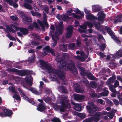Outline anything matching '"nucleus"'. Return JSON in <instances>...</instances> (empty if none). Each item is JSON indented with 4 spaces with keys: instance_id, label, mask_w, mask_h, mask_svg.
<instances>
[{
    "instance_id": "obj_1",
    "label": "nucleus",
    "mask_w": 122,
    "mask_h": 122,
    "mask_svg": "<svg viewBox=\"0 0 122 122\" xmlns=\"http://www.w3.org/2000/svg\"><path fill=\"white\" fill-rule=\"evenodd\" d=\"M47 71L48 73L54 74L55 76L62 79H64V71L63 68L62 67H60L59 70H56L53 69L51 66V65H48L45 68Z\"/></svg>"
},
{
    "instance_id": "obj_2",
    "label": "nucleus",
    "mask_w": 122,
    "mask_h": 122,
    "mask_svg": "<svg viewBox=\"0 0 122 122\" xmlns=\"http://www.w3.org/2000/svg\"><path fill=\"white\" fill-rule=\"evenodd\" d=\"M61 102L62 107H60V110L61 112H65L64 109L70 108L71 107L70 104L68 102V97L67 95L62 96L61 97Z\"/></svg>"
},
{
    "instance_id": "obj_3",
    "label": "nucleus",
    "mask_w": 122,
    "mask_h": 122,
    "mask_svg": "<svg viewBox=\"0 0 122 122\" xmlns=\"http://www.w3.org/2000/svg\"><path fill=\"white\" fill-rule=\"evenodd\" d=\"M88 103L89 105H87L86 107L88 113L90 114H94L96 112L99 111L98 107L92 101L88 102Z\"/></svg>"
},
{
    "instance_id": "obj_4",
    "label": "nucleus",
    "mask_w": 122,
    "mask_h": 122,
    "mask_svg": "<svg viewBox=\"0 0 122 122\" xmlns=\"http://www.w3.org/2000/svg\"><path fill=\"white\" fill-rule=\"evenodd\" d=\"M66 68L68 70H69L72 72V73L75 75L78 72L77 70L75 67L73 61L71 60L68 62H67L66 65L64 67V69Z\"/></svg>"
},
{
    "instance_id": "obj_5",
    "label": "nucleus",
    "mask_w": 122,
    "mask_h": 122,
    "mask_svg": "<svg viewBox=\"0 0 122 122\" xmlns=\"http://www.w3.org/2000/svg\"><path fill=\"white\" fill-rule=\"evenodd\" d=\"M105 28L107 30V33L110 35L112 38L117 43L119 44V46H121V44L120 41L115 36L114 32L109 27L106 26Z\"/></svg>"
},
{
    "instance_id": "obj_6",
    "label": "nucleus",
    "mask_w": 122,
    "mask_h": 122,
    "mask_svg": "<svg viewBox=\"0 0 122 122\" xmlns=\"http://www.w3.org/2000/svg\"><path fill=\"white\" fill-rule=\"evenodd\" d=\"M57 56L55 58L56 61L58 63H59L61 64L59 66V68L62 67L63 69H64V67L66 66L67 63H66V61L62 58L60 59V55L59 53H58L57 54Z\"/></svg>"
},
{
    "instance_id": "obj_7",
    "label": "nucleus",
    "mask_w": 122,
    "mask_h": 122,
    "mask_svg": "<svg viewBox=\"0 0 122 122\" xmlns=\"http://www.w3.org/2000/svg\"><path fill=\"white\" fill-rule=\"evenodd\" d=\"M6 71H8L18 73L21 76L26 75L25 70L20 71L15 68H8L7 69Z\"/></svg>"
},
{
    "instance_id": "obj_8",
    "label": "nucleus",
    "mask_w": 122,
    "mask_h": 122,
    "mask_svg": "<svg viewBox=\"0 0 122 122\" xmlns=\"http://www.w3.org/2000/svg\"><path fill=\"white\" fill-rule=\"evenodd\" d=\"M3 112L0 113V116L3 117L11 116L13 114L12 111L9 109L5 108L3 110Z\"/></svg>"
},
{
    "instance_id": "obj_9",
    "label": "nucleus",
    "mask_w": 122,
    "mask_h": 122,
    "mask_svg": "<svg viewBox=\"0 0 122 122\" xmlns=\"http://www.w3.org/2000/svg\"><path fill=\"white\" fill-rule=\"evenodd\" d=\"M94 114L93 116L91 117L93 121L95 122H97L101 119V117L103 115L102 112H97Z\"/></svg>"
},
{
    "instance_id": "obj_10",
    "label": "nucleus",
    "mask_w": 122,
    "mask_h": 122,
    "mask_svg": "<svg viewBox=\"0 0 122 122\" xmlns=\"http://www.w3.org/2000/svg\"><path fill=\"white\" fill-rule=\"evenodd\" d=\"M23 86L24 88L30 91L32 93L35 94L39 95L41 94L42 93V90H40L41 91L39 92L37 91L35 88L32 87H30V88L28 87L25 84H23Z\"/></svg>"
},
{
    "instance_id": "obj_11",
    "label": "nucleus",
    "mask_w": 122,
    "mask_h": 122,
    "mask_svg": "<svg viewBox=\"0 0 122 122\" xmlns=\"http://www.w3.org/2000/svg\"><path fill=\"white\" fill-rule=\"evenodd\" d=\"M73 27L71 25L68 26L66 29L67 31L65 35L66 37L67 38H70L72 35Z\"/></svg>"
},
{
    "instance_id": "obj_12",
    "label": "nucleus",
    "mask_w": 122,
    "mask_h": 122,
    "mask_svg": "<svg viewBox=\"0 0 122 122\" xmlns=\"http://www.w3.org/2000/svg\"><path fill=\"white\" fill-rule=\"evenodd\" d=\"M74 99L77 101L83 100L85 98V96L83 95H80L76 94H73Z\"/></svg>"
},
{
    "instance_id": "obj_13",
    "label": "nucleus",
    "mask_w": 122,
    "mask_h": 122,
    "mask_svg": "<svg viewBox=\"0 0 122 122\" xmlns=\"http://www.w3.org/2000/svg\"><path fill=\"white\" fill-rule=\"evenodd\" d=\"M46 108V106L44 103H39L37 106V109L41 112L45 111Z\"/></svg>"
},
{
    "instance_id": "obj_14",
    "label": "nucleus",
    "mask_w": 122,
    "mask_h": 122,
    "mask_svg": "<svg viewBox=\"0 0 122 122\" xmlns=\"http://www.w3.org/2000/svg\"><path fill=\"white\" fill-rule=\"evenodd\" d=\"M94 26L99 31H103L102 25L99 22L95 21H94Z\"/></svg>"
},
{
    "instance_id": "obj_15",
    "label": "nucleus",
    "mask_w": 122,
    "mask_h": 122,
    "mask_svg": "<svg viewBox=\"0 0 122 122\" xmlns=\"http://www.w3.org/2000/svg\"><path fill=\"white\" fill-rule=\"evenodd\" d=\"M74 88L76 92L80 93L83 92V90L81 89L79 85L77 83H76L74 84Z\"/></svg>"
},
{
    "instance_id": "obj_16",
    "label": "nucleus",
    "mask_w": 122,
    "mask_h": 122,
    "mask_svg": "<svg viewBox=\"0 0 122 122\" xmlns=\"http://www.w3.org/2000/svg\"><path fill=\"white\" fill-rule=\"evenodd\" d=\"M98 18L97 20L99 21H101L103 20V18L105 17V15L104 14L102 11H100L97 14Z\"/></svg>"
},
{
    "instance_id": "obj_17",
    "label": "nucleus",
    "mask_w": 122,
    "mask_h": 122,
    "mask_svg": "<svg viewBox=\"0 0 122 122\" xmlns=\"http://www.w3.org/2000/svg\"><path fill=\"white\" fill-rule=\"evenodd\" d=\"M92 11L93 12H97L102 9V8L98 5H94L92 6Z\"/></svg>"
},
{
    "instance_id": "obj_18",
    "label": "nucleus",
    "mask_w": 122,
    "mask_h": 122,
    "mask_svg": "<svg viewBox=\"0 0 122 122\" xmlns=\"http://www.w3.org/2000/svg\"><path fill=\"white\" fill-rule=\"evenodd\" d=\"M45 49L46 50L48 51V52L50 53L53 56H55L54 49L51 48H50L49 46H46L45 48Z\"/></svg>"
},
{
    "instance_id": "obj_19",
    "label": "nucleus",
    "mask_w": 122,
    "mask_h": 122,
    "mask_svg": "<svg viewBox=\"0 0 122 122\" xmlns=\"http://www.w3.org/2000/svg\"><path fill=\"white\" fill-rule=\"evenodd\" d=\"M105 88H104L103 89V92H102L99 93V95L100 97L102 96H108L109 94V91L105 89Z\"/></svg>"
},
{
    "instance_id": "obj_20",
    "label": "nucleus",
    "mask_w": 122,
    "mask_h": 122,
    "mask_svg": "<svg viewBox=\"0 0 122 122\" xmlns=\"http://www.w3.org/2000/svg\"><path fill=\"white\" fill-rule=\"evenodd\" d=\"M116 77L115 75H112V76L110 77L108 80L107 84L108 85H110L111 83H113L115 81Z\"/></svg>"
},
{
    "instance_id": "obj_21",
    "label": "nucleus",
    "mask_w": 122,
    "mask_h": 122,
    "mask_svg": "<svg viewBox=\"0 0 122 122\" xmlns=\"http://www.w3.org/2000/svg\"><path fill=\"white\" fill-rule=\"evenodd\" d=\"M86 17L87 20H96L97 19V17L93 15L90 13L86 15Z\"/></svg>"
},
{
    "instance_id": "obj_22",
    "label": "nucleus",
    "mask_w": 122,
    "mask_h": 122,
    "mask_svg": "<svg viewBox=\"0 0 122 122\" xmlns=\"http://www.w3.org/2000/svg\"><path fill=\"white\" fill-rule=\"evenodd\" d=\"M20 31L21 32L23 35H25L28 33V30L27 29L25 28H20Z\"/></svg>"
},
{
    "instance_id": "obj_23",
    "label": "nucleus",
    "mask_w": 122,
    "mask_h": 122,
    "mask_svg": "<svg viewBox=\"0 0 122 122\" xmlns=\"http://www.w3.org/2000/svg\"><path fill=\"white\" fill-rule=\"evenodd\" d=\"M32 78L31 76L26 77L25 78V81L28 84L30 85V86H31L33 84L32 82L31 81V79Z\"/></svg>"
},
{
    "instance_id": "obj_24",
    "label": "nucleus",
    "mask_w": 122,
    "mask_h": 122,
    "mask_svg": "<svg viewBox=\"0 0 122 122\" xmlns=\"http://www.w3.org/2000/svg\"><path fill=\"white\" fill-rule=\"evenodd\" d=\"M40 65L42 67L45 68L48 66L49 63L45 62L42 60H40L39 61Z\"/></svg>"
},
{
    "instance_id": "obj_25",
    "label": "nucleus",
    "mask_w": 122,
    "mask_h": 122,
    "mask_svg": "<svg viewBox=\"0 0 122 122\" xmlns=\"http://www.w3.org/2000/svg\"><path fill=\"white\" fill-rule=\"evenodd\" d=\"M40 65L42 67L45 68L48 66L49 63L45 62L42 60H40L39 61Z\"/></svg>"
},
{
    "instance_id": "obj_26",
    "label": "nucleus",
    "mask_w": 122,
    "mask_h": 122,
    "mask_svg": "<svg viewBox=\"0 0 122 122\" xmlns=\"http://www.w3.org/2000/svg\"><path fill=\"white\" fill-rule=\"evenodd\" d=\"M52 35V39L54 41L53 43L51 44V47H54L57 44V40L55 38L54 35L52 34H51Z\"/></svg>"
},
{
    "instance_id": "obj_27",
    "label": "nucleus",
    "mask_w": 122,
    "mask_h": 122,
    "mask_svg": "<svg viewBox=\"0 0 122 122\" xmlns=\"http://www.w3.org/2000/svg\"><path fill=\"white\" fill-rule=\"evenodd\" d=\"M87 77L91 80H94L96 77L91 73L87 72L86 75Z\"/></svg>"
},
{
    "instance_id": "obj_28",
    "label": "nucleus",
    "mask_w": 122,
    "mask_h": 122,
    "mask_svg": "<svg viewBox=\"0 0 122 122\" xmlns=\"http://www.w3.org/2000/svg\"><path fill=\"white\" fill-rule=\"evenodd\" d=\"M23 6L25 8L27 9L32 10L33 8L31 5L27 3H24L23 4Z\"/></svg>"
},
{
    "instance_id": "obj_29",
    "label": "nucleus",
    "mask_w": 122,
    "mask_h": 122,
    "mask_svg": "<svg viewBox=\"0 0 122 122\" xmlns=\"http://www.w3.org/2000/svg\"><path fill=\"white\" fill-rule=\"evenodd\" d=\"M23 22L25 24L26 22H32L31 18L27 17L26 15L23 19Z\"/></svg>"
},
{
    "instance_id": "obj_30",
    "label": "nucleus",
    "mask_w": 122,
    "mask_h": 122,
    "mask_svg": "<svg viewBox=\"0 0 122 122\" xmlns=\"http://www.w3.org/2000/svg\"><path fill=\"white\" fill-rule=\"evenodd\" d=\"M59 47L60 49L63 51H66L67 50V47L64 44L59 45Z\"/></svg>"
},
{
    "instance_id": "obj_31",
    "label": "nucleus",
    "mask_w": 122,
    "mask_h": 122,
    "mask_svg": "<svg viewBox=\"0 0 122 122\" xmlns=\"http://www.w3.org/2000/svg\"><path fill=\"white\" fill-rule=\"evenodd\" d=\"M81 61L82 62L84 61L88 57V56H86L85 53L84 52H82L81 54Z\"/></svg>"
},
{
    "instance_id": "obj_32",
    "label": "nucleus",
    "mask_w": 122,
    "mask_h": 122,
    "mask_svg": "<svg viewBox=\"0 0 122 122\" xmlns=\"http://www.w3.org/2000/svg\"><path fill=\"white\" fill-rule=\"evenodd\" d=\"M37 21L41 27L42 30L44 31L45 27L43 22L39 19H38L37 20Z\"/></svg>"
},
{
    "instance_id": "obj_33",
    "label": "nucleus",
    "mask_w": 122,
    "mask_h": 122,
    "mask_svg": "<svg viewBox=\"0 0 122 122\" xmlns=\"http://www.w3.org/2000/svg\"><path fill=\"white\" fill-rule=\"evenodd\" d=\"M68 49H70L74 50L75 48V43H71L68 45Z\"/></svg>"
},
{
    "instance_id": "obj_34",
    "label": "nucleus",
    "mask_w": 122,
    "mask_h": 122,
    "mask_svg": "<svg viewBox=\"0 0 122 122\" xmlns=\"http://www.w3.org/2000/svg\"><path fill=\"white\" fill-rule=\"evenodd\" d=\"M60 90L62 93H66L67 91L66 88L64 86H61L60 88Z\"/></svg>"
},
{
    "instance_id": "obj_35",
    "label": "nucleus",
    "mask_w": 122,
    "mask_h": 122,
    "mask_svg": "<svg viewBox=\"0 0 122 122\" xmlns=\"http://www.w3.org/2000/svg\"><path fill=\"white\" fill-rule=\"evenodd\" d=\"M77 115L81 119H84L86 117V114L85 113H78Z\"/></svg>"
},
{
    "instance_id": "obj_36",
    "label": "nucleus",
    "mask_w": 122,
    "mask_h": 122,
    "mask_svg": "<svg viewBox=\"0 0 122 122\" xmlns=\"http://www.w3.org/2000/svg\"><path fill=\"white\" fill-rule=\"evenodd\" d=\"M60 106L56 104H54L53 105V107L56 111H58L60 108Z\"/></svg>"
},
{
    "instance_id": "obj_37",
    "label": "nucleus",
    "mask_w": 122,
    "mask_h": 122,
    "mask_svg": "<svg viewBox=\"0 0 122 122\" xmlns=\"http://www.w3.org/2000/svg\"><path fill=\"white\" fill-rule=\"evenodd\" d=\"M63 20L64 21H66L67 20L71 19V17L68 16L66 14H63Z\"/></svg>"
},
{
    "instance_id": "obj_38",
    "label": "nucleus",
    "mask_w": 122,
    "mask_h": 122,
    "mask_svg": "<svg viewBox=\"0 0 122 122\" xmlns=\"http://www.w3.org/2000/svg\"><path fill=\"white\" fill-rule=\"evenodd\" d=\"M106 46V43L102 44L99 46L100 49L102 51H103L105 49Z\"/></svg>"
},
{
    "instance_id": "obj_39",
    "label": "nucleus",
    "mask_w": 122,
    "mask_h": 122,
    "mask_svg": "<svg viewBox=\"0 0 122 122\" xmlns=\"http://www.w3.org/2000/svg\"><path fill=\"white\" fill-rule=\"evenodd\" d=\"M13 98L17 100H21V98L20 96L16 94H14L13 96Z\"/></svg>"
},
{
    "instance_id": "obj_40",
    "label": "nucleus",
    "mask_w": 122,
    "mask_h": 122,
    "mask_svg": "<svg viewBox=\"0 0 122 122\" xmlns=\"http://www.w3.org/2000/svg\"><path fill=\"white\" fill-rule=\"evenodd\" d=\"M35 55L33 54L31 57L29 58L28 59L29 61L30 62H33L35 58Z\"/></svg>"
},
{
    "instance_id": "obj_41",
    "label": "nucleus",
    "mask_w": 122,
    "mask_h": 122,
    "mask_svg": "<svg viewBox=\"0 0 122 122\" xmlns=\"http://www.w3.org/2000/svg\"><path fill=\"white\" fill-rule=\"evenodd\" d=\"M18 12L19 15L22 18V19L26 15L23 12L21 11H19Z\"/></svg>"
},
{
    "instance_id": "obj_42",
    "label": "nucleus",
    "mask_w": 122,
    "mask_h": 122,
    "mask_svg": "<svg viewBox=\"0 0 122 122\" xmlns=\"http://www.w3.org/2000/svg\"><path fill=\"white\" fill-rule=\"evenodd\" d=\"M7 36L10 40H12L13 41H16L15 38L14 37L12 36L9 32H8V34L7 35Z\"/></svg>"
},
{
    "instance_id": "obj_43",
    "label": "nucleus",
    "mask_w": 122,
    "mask_h": 122,
    "mask_svg": "<svg viewBox=\"0 0 122 122\" xmlns=\"http://www.w3.org/2000/svg\"><path fill=\"white\" fill-rule=\"evenodd\" d=\"M52 122H61L60 119L58 118L55 117L51 119Z\"/></svg>"
},
{
    "instance_id": "obj_44",
    "label": "nucleus",
    "mask_w": 122,
    "mask_h": 122,
    "mask_svg": "<svg viewBox=\"0 0 122 122\" xmlns=\"http://www.w3.org/2000/svg\"><path fill=\"white\" fill-rule=\"evenodd\" d=\"M79 27L81 28L83 30H86L87 26L86 24V22L84 23L83 25H80Z\"/></svg>"
},
{
    "instance_id": "obj_45",
    "label": "nucleus",
    "mask_w": 122,
    "mask_h": 122,
    "mask_svg": "<svg viewBox=\"0 0 122 122\" xmlns=\"http://www.w3.org/2000/svg\"><path fill=\"white\" fill-rule=\"evenodd\" d=\"M31 43L33 46H38L40 44L39 42L34 41H32Z\"/></svg>"
},
{
    "instance_id": "obj_46",
    "label": "nucleus",
    "mask_w": 122,
    "mask_h": 122,
    "mask_svg": "<svg viewBox=\"0 0 122 122\" xmlns=\"http://www.w3.org/2000/svg\"><path fill=\"white\" fill-rule=\"evenodd\" d=\"M56 30L58 31L59 33L60 34H62L63 33V28L62 27H57Z\"/></svg>"
},
{
    "instance_id": "obj_47",
    "label": "nucleus",
    "mask_w": 122,
    "mask_h": 122,
    "mask_svg": "<svg viewBox=\"0 0 122 122\" xmlns=\"http://www.w3.org/2000/svg\"><path fill=\"white\" fill-rule=\"evenodd\" d=\"M90 85L93 88H95L97 87V84L96 83L93 81L90 82Z\"/></svg>"
},
{
    "instance_id": "obj_48",
    "label": "nucleus",
    "mask_w": 122,
    "mask_h": 122,
    "mask_svg": "<svg viewBox=\"0 0 122 122\" xmlns=\"http://www.w3.org/2000/svg\"><path fill=\"white\" fill-rule=\"evenodd\" d=\"M9 89L13 93H16L17 92L15 89V88L13 86L9 87Z\"/></svg>"
},
{
    "instance_id": "obj_49",
    "label": "nucleus",
    "mask_w": 122,
    "mask_h": 122,
    "mask_svg": "<svg viewBox=\"0 0 122 122\" xmlns=\"http://www.w3.org/2000/svg\"><path fill=\"white\" fill-rule=\"evenodd\" d=\"M93 121V120L91 117L84 120L82 122H92Z\"/></svg>"
},
{
    "instance_id": "obj_50",
    "label": "nucleus",
    "mask_w": 122,
    "mask_h": 122,
    "mask_svg": "<svg viewBox=\"0 0 122 122\" xmlns=\"http://www.w3.org/2000/svg\"><path fill=\"white\" fill-rule=\"evenodd\" d=\"M11 26L16 31L20 29V27H19L17 26L16 25L14 24H11Z\"/></svg>"
},
{
    "instance_id": "obj_51",
    "label": "nucleus",
    "mask_w": 122,
    "mask_h": 122,
    "mask_svg": "<svg viewBox=\"0 0 122 122\" xmlns=\"http://www.w3.org/2000/svg\"><path fill=\"white\" fill-rule=\"evenodd\" d=\"M7 29L10 32H11L13 33H14L15 32V30H13L12 27L11 26V25L10 27H7Z\"/></svg>"
},
{
    "instance_id": "obj_52",
    "label": "nucleus",
    "mask_w": 122,
    "mask_h": 122,
    "mask_svg": "<svg viewBox=\"0 0 122 122\" xmlns=\"http://www.w3.org/2000/svg\"><path fill=\"white\" fill-rule=\"evenodd\" d=\"M107 115L108 116L110 119H112L114 116V115L112 113L110 112H107Z\"/></svg>"
},
{
    "instance_id": "obj_53",
    "label": "nucleus",
    "mask_w": 122,
    "mask_h": 122,
    "mask_svg": "<svg viewBox=\"0 0 122 122\" xmlns=\"http://www.w3.org/2000/svg\"><path fill=\"white\" fill-rule=\"evenodd\" d=\"M117 57H119L122 56V51H119L116 53Z\"/></svg>"
},
{
    "instance_id": "obj_54",
    "label": "nucleus",
    "mask_w": 122,
    "mask_h": 122,
    "mask_svg": "<svg viewBox=\"0 0 122 122\" xmlns=\"http://www.w3.org/2000/svg\"><path fill=\"white\" fill-rule=\"evenodd\" d=\"M121 18H122L121 14L117 15L116 17V19L118 20H119V22H122V19H121Z\"/></svg>"
},
{
    "instance_id": "obj_55",
    "label": "nucleus",
    "mask_w": 122,
    "mask_h": 122,
    "mask_svg": "<svg viewBox=\"0 0 122 122\" xmlns=\"http://www.w3.org/2000/svg\"><path fill=\"white\" fill-rule=\"evenodd\" d=\"M87 26L88 25L89 27L91 28L93 27V24L91 22L87 21L86 22Z\"/></svg>"
},
{
    "instance_id": "obj_56",
    "label": "nucleus",
    "mask_w": 122,
    "mask_h": 122,
    "mask_svg": "<svg viewBox=\"0 0 122 122\" xmlns=\"http://www.w3.org/2000/svg\"><path fill=\"white\" fill-rule=\"evenodd\" d=\"M10 18L13 21L16 20H18V17L16 15L11 16L10 17Z\"/></svg>"
},
{
    "instance_id": "obj_57",
    "label": "nucleus",
    "mask_w": 122,
    "mask_h": 122,
    "mask_svg": "<svg viewBox=\"0 0 122 122\" xmlns=\"http://www.w3.org/2000/svg\"><path fill=\"white\" fill-rule=\"evenodd\" d=\"M26 75H30L33 73V71L29 70H25Z\"/></svg>"
},
{
    "instance_id": "obj_58",
    "label": "nucleus",
    "mask_w": 122,
    "mask_h": 122,
    "mask_svg": "<svg viewBox=\"0 0 122 122\" xmlns=\"http://www.w3.org/2000/svg\"><path fill=\"white\" fill-rule=\"evenodd\" d=\"M56 17L59 20H62L63 17V14L61 15L59 14H57Z\"/></svg>"
},
{
    "instance_id": "obj_59",
    "label": "nucleus",
    "mask_w": 122,
    "mask_h": 122,
    "mask_svg": "<svg viewBox=\"0 0 122 122\" xmlns=\"http://www.w3.org/2000/svg\"><path fill=\"white\" fill-rule=\"evenodd\" d=\"M75 109L77 111H81L82 109L81 107L78 106H76L75 107Z\"/></svg>"
},
{
    "instance_id": "obj_60",
    "label": "nucleus",
    "mask_w": 122,
    "mask_h": 122,
    "mask_svg": "<svg viewBox=\"0 0 122 122\" xmlns=\"http://www.w3.org/2000/svg\"><path fill=\"white\" fill-rule=\"evenodd\" d=\"M73 16L74 18L77 19H80L81 18V16L78 15H77L75 14L74 13H72Z\"/></svg>"
},
{
    "instance_id": "obj_61",
    "label": "nucleus",
    "mask_w": 122,
    "mask_h": 122,
    "mask_svg": "<svg viewBox=\"0 0 122 122\" xmlns=\"http://www.w3.org/2000/svg\"><path fill=\"white\" fill-rule=\"evenodd\" d=\"M117 97L119 99L120 104L122 106V97H121L120 95L118 94L117 95Z\"/></svg>"
},
{
    "instance_id": "obj_62",
    "label": "nucleus",
    "mask_w": 122,
    "mask_h": 122,
    "mask_svg": "<svg viewBox=\"0 0 122 122\" xmlns=\"http://www.w3.org/2000/svg\"><path fill=\"white\" fill-rule=\"evenodd\" d=\"M7 3L9 4L10 5H11L14 1L13 0H6Z\"/></svg>"
},
{
    "instance_id": "obj_63",
    "label": "nucleus",
    "mask_w": 122,
    "mask_h": 122,
    "mask_svg": "<svg viewBox=\"0 0 122 122\" xmlns=\"http://www.w3.org/2000/svg\"><path fill=\"white\" fill-rule=\"evenodd\" d=\"M113 102L114 104L116 106H118L120 102L116 99L113 100Z\"/></svg>"
},
{
    "instance_id": "obj_64",
    "label": "nucleus",
    "mask_w": 122,
    "mask_h": 122,
    "mask_svg": "<svg viewBox=\"0 0 122 122\" xmlns=\"http://www.w3.org/2000/svg\"><path fill=\"white\" fill-rule=\"evenodd\" d=\"M18 90L19 91V92L21 94H20L21 97L22 96L24 95L25 94L23 91L21 90L20 88H19L18 89Z\"/></svg>"
}]
</instances>
